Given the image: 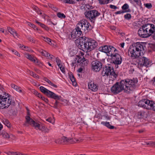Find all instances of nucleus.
I'll use <instances>...</instances> for the list:
<instances>
[{
	"label": "nucleus",
	"instance_id": "nucleus-1",
	"mask_svg": "<svg viewBox=\"0 0 155 155\" xmlns=\"http://www.w3.org/2000/svg\"><path fill=\"white\" fill-rule=\"evenodd\" d=\"M137 82V78L123 80L120 82H116L111 87V91L114 94H117L123 90L126 93H130L136 88Z\"/></svg>",
	"mask_w": 155,
	"mask_h": 155
},
{
	"label": "nucleus",
	"instance_id": "nucleus-2",
	"mask_svg": "<svg viewBox=\"0 0 155 155\" xmlns=\"http://www.w3.org/2000/svg\"><path fill=\"white\" fill-rule=\"evenodd\" d=\"M78 41V48L84 52H89L97 46V43L95 40L85 37L80 38L77 41Z\"/></svg>",
	"mask_w": 155,
	"mask_h": 155
},
{
	"label": "nucleus",
	"instance_id": "nucleus-3",
	"mask_svg": "<svg viewBox=\"0 0 155 155\" xmlns=\"http://www.w3.org/2000/svg\"><path fill=\"white\" fill-rule=\"evenodd\" d=\"M143 49V46L139 42H136L130 45L128 50L130 53L129 55L134 59L137 58L140 55L142 49Z\"/></svg>",
	"mask_w": 155,
	"mask_h": 155
},
{
	"label": "nucleus",
	"instance_id": "nucleus-4",
	"mask_svg": "<svg viewBox=\"0 0 155 155\" xmlns=\"http://www.w3.org/2000/svg\"><path fill=\"white\" fill-rule=\"evenodd\" d=\"M26 122L25 125L27 124H28L33 127L36 130H39L42 132H48L49 130L45 126L41 124V123L38 121H35L31 118L28 116L25 117Z\"/></svg>",
	"mask_w": 155,
	"mask_h": 155
},
{
	"label": "nucleus",
	"instance_id": "nucleus-5",
	"mask_svg": "<svg viewBox=\"0 0 155 155\" xmlns=\"http://www.w3.org/2000/svg\"><path fill=\"white\" fill-rule=\"evenodd\" d=\"M40 89L42 92L48 97H51L56 100L53 107L55 108H57L59 103V102L57 101V100H60L61 98V96H58L42 86L40 87Z\"/></svg>",
	"mask_w": 155,
	"mask_h": 155
},
{
	"label": "nucleus",
	"instance_id": "nucleus-6",
	"mask_svg": "<svg viewBox=\"0 0 155 155\" xmlns=\"http://www.w3.org/2000/svg\"><path fill=\"white\" fill-rule=\"evenodd\" d=\"M101 74L103 76L106 75L108 76L109 75L113 76L114 79L117 76V74L114 71L113 67L110 64H107L103 67Z\"/></svg>",
	"mask_w": 155,
	"mask_h": 155
},
{
	"label": "nucleus",
	"instance_id": "nucleus-7",
	"mask_svg": "<svg viewBox=\"0 0 155 155\" xmlns=\"http://www.w3.org/2000/svg\"><path fill=\"white\" fill-rule=\"evenodd\" d=\"M5 95H0V109L8 108L11 104L12 100L11 97L7 94Z\"/></svg>",
	"mask_w": 155,
	"mask_h": 155
},
{
	"label": "nucleus",
	"instance_id": "nucleus-8",
	"mask_svg": "<svg viewBox=\"0 0 155 155\" xmlns=\"http://www.w3.org/2000/svg\"><path fill=\"white\" fill-rule=\"evenodd\" d=\"M84 15L87 19L94 23L96 18L100 15V13L96 10H93L86 11L84 13Z\"/></svg>",
	"mask_w": 155,
	"mask_h": 155
},
{
	"label": "nucleus",
	"instance_id": "nucleus-9",
	"mask_svg": "<svg viewBox=\"0 0 155 155\" xmlns=\"http://www.w3.org/2000/svg\"><path fill=\"white\" fill-rule=\"evenodd\" d=\"M77 25V26L78 27V28H80L82 31H84L86 32L91 30L93 28V26H91L86 20H81L78 22Z\"/></svg>",
	"mask_w": 155,
	"mask_h": 155
},
{
	"label": "nucleus",
	"instance_id": "nucleus-10",
	"mask_svg": "<svg viewBox=\"0 0 155 155\" xmlns=\"http://www.w3.org/2000/svg\"><path fill=\"white\" fill-rule=\"evenodd\" d=\"M91 65L92 70L95 72H99L102 68L103 64L100 61L96 60L92 61Z\"/></svg>",
	"mask_w": 155,
	"mask_h": 155
},
{
	"label": "nucleus",
	"instance_id": "nucleus-11",
	"mask_svg": "<svg viewBox=\"0 0 155 155\" xmlns=\"http://www.w3.org/2000/svg\"><path fill=\"white\" fill-rule=\"evenodd\" d=\"M146 31L148 33L149 36L153 33L155 31V25L152 24L147 23L143 25Z\"/></svg>",
	"mask_w": 155,
	"mask_h": 155
},
{
	"label": "nucleus",
	"instance_id": "nucleus-12",
	"mask_svg": "<svg viewBox=\"0 0 155 155\" xmlns=\"http://www.w3.org/2000/svg\"><path fill=\"white\" fill-rule=\"evenodd\" d=\"M150 64V61L149 59L145 57H142L140 59L138 64V67L142 68L143 66L148 67Z\"/></svg>",
	"mask_w": 155,
	"mask_h": 155
},
{
	"label": "nucleus",
	"instance_id": "nucleus-13",
	"mask_svg": "<svg viewBox=\"0 0 155 155\" xmlns=\"http://www.w3.org/2000/svg\"><path fill=\"white\" fill-rule=\"evenodd\" d=\"M111 59L113 63L116 65L120 64L122 61L120 55L116 53L111 56Z\"/></svg>",
	"mask_w": 155,
	"mask_h": 155
},
{
	"label": "nucleus",
	"instance_id": "nucleus-14",
	"mask_svg": "<svg viewBox=\"0 0 155 155\" xmlns=\"http://www.w3.org/2000/svg\"><path fill=\"white\" fill-rule=\"evenodd\" d=\"M82 31L76 25L75 29L71 33V36L72 38L74 39L78 38L82 34Z\"/></svg>",
	"mask_w": 155,
	"mask_h": 155
},
{
	"label": "nucleus",
	"instance_id": "nucleus-15",
	"mask_svg": "<svg viewBox=\"0 0 155 155\" xmlns=\"http://www.w3.org/2000/svg\"><path fill=\"white\" fill-rule=\"evenodd\" d=\"M144 26L143 25L138 31V34L140 37L143 38H146L149 36L148 33L146 31Z\"/></svg>",
	"mask_w": 155,
	"mask_h": 155
},
{
	"label": "nucleus",
	"instance_id": "nucleus-16",
	"mask_svg": "<svg viewBox=\"0 0 155 155\" xmlns=\"http://www.w3.org/2000/svg\"><path fill=\"white\" fill-rule=\"evenodd\" d=\"M145 106L147 110H151L155 111V103L153 101L147 99Z\"/></svg>",
	"mask_w": 155,
	"mask_h": 155
},
{
	"label": "nucleus",
	"instance_id": "nucleus-17",
	"mask_svg": "<svg viewBox=\"0 0 155 155\" xmlns=\"http://www.w3.org/2000/svg\"><path fill=\"white\" fill-rule=\"evenodd\" d=\"M137 117L139 119H146L148 116V112L147 111L140 110L137 113Z\"/></svg>",
	"mask_w": 155,
	"mask_h": 155
},
{
	"label": "nucleus",
	"instance_id": "nucleus-18",
	"mask_svg": "<svg viewBox=\"0 0 155 155\" xmlns=\"http://www.w3.org/2000/svg\"><path fill=\"white\" fill-rule=\"evenodd\" d=\"M62 143H64L65 144L67 143H73L76 142H78L79 140L75 139H73L70 138L63 137L62 138Z\"/></svg>",
	"mask_w": 155,
	"mask_h": 155
},
{
	"label": "nucleus",
	"instance_id": "nucleus-19",
	"mask_svg": "<svg viewBox=\"0 0 155 155\" xmlns=\"http://www.w3.org/2000/svg\"><path fill=\"white\" fill-rule=\"evenodd\" d=\"M108 51L107 52V56H112L113 55L115 54V51H117V50L114 47L111 46H109V48L108 49Z\"/></svg>",
	"mask_w": 155,
	"mask_h": 155
},
{
	"label": "nucleus",
	"instance_id": "nucleus-20",
	"mask_svg": "<svg viewBox=\"0 0 155 155\" xmlns=\"http://www.w3.org/2000/svg\"><path fill=\"white\" fill-rule=\"evenodd\" d=\"M25 57L27 58L28 59L31 61L35 63L36 60L37 64H39L40 63L39 60L36 58H35L32 55L30 54H25Z\"/></svg>",
	"mask_w": 155,
	"mask_h": 155
},
{
	"label": "nucleus",
	"instance_id": "nucleus-21",
	"mask_svg": "<svg viewBox=\"0 0 155 155\" xmlns=\"http://www.w3.org/2000/svg\"><path fill=\"white\" fill-rule=\"evenodd\" d=\"M88 87L89 89L93 91H96L98 89V86L97 84H94L93 82H90L88 83Z\"/></svg>",
	"mask_w": 155,
	"mask_h": 155
},
{
	"label": "nucleus",
	"instance_id": "nucleus-22",
	"mask_svg": "<svg viewBox=\"0 0 155 155\" xmlns=\"http://www.w3.org/2000/svg\"><path fill=\"white\" fill-rule=\"evenodd\" d=\"M7 29L10 33L12 35L14 38H16L18 37V34L15 30L10 27H8Z\"/></svg>",
	"mask_w": 155,
	"mask_h": 155
},
{
	"label": "nucleus",
	"instance_id": "nucleus-23",
	"mask_svg": "<svg viewBox=\"0 0 155 155\" xmlns=\"http://www.w3.org/2000/svg\"><path fill=\"white\" fill-rule=\"evenodd\" d=\"M147 99H144L140 101L138 103V105L139 106L146 109V107L145 106L146 104Z\"/></svg>",
	"mask_w": 155,
	"mask_h": 155
},
{
	"label": "nucleus",
	"instance_id": "nucleus-24",
	"mask_svg": "<svg viewBox=\"0 0 155 155\" xmlns=\"http://www.w3.org/2000/svg\"><path fill=\"white\" fill-rule=\"evenodd\" d=\"M101 123V124L107 127L109 129H111L115 128V127L114 126L111 125L109 122L102 121Z\"/></svg>",
	"mask_w": 155,
	"mask_h": 155
},
{
	"label": "nucleus",
	"instance_id": "nucleus-25",
	"mask_svg": "<svg viewBox=\"0 0 155 155\" xmlns=\"http://www.w3.org/2000/svg\"><path fill=\"white\" fill-rule=\"evenodd\" d=\"M0 135L6 139H8L10 137L9 135L5 130H3L2 132H0Z\"/></svg>",
	"mask_w": 155,
	"mask_h": 155
},
{
	"label": "nucleus",
	"instance_id": "nucleus-26",
	"mask_svg": "<svg viewBox=\"0 0 155 155\" xmlns=\"http://www.w3.org/2000/svg\"><path fill=\"white\" fill-rule=\"evenodd\" d=\"M109 46L105 45L102 47H101L99 48V50L101 51L107 53L108 51V49Z\"/></svg>",
	"mask_w": 155,
	"mask_h": 155
},
{
	"label": "nucleus",
	"instance_id": "nucleus-27",
	"mask_svg": "<svg viewBox=\"0 0 155 155\" xmlns=\"http://www.w3.org/2000/svg\"><path fill=\"white\" fill-rule=\"evenodd\" d=\"M75 61H77V63H83V62H84L85 61V58L84 57H83V58H80L79 57H78L77 58H75Z\"/></svg>",
	"mask_w": 155,
	"mask_h": 155
},
{
	"label": "nucleus",
	"instance_id": "nucleus-28",
	"mask_svg": "<svg viewBox=\"0 0 155 155\" xmlns=\"http://www.w3.org/2000/svg\"><path fill=\"white\" fill-rule=\"evenodd\" d=\"M40 52L45 57H48V58H49L51 56L50 54L48 53L46 51H44L43 50H41V51H40Z\"/></svg>",
	"mask_w": 155,
	"mask_h": 155
},
{
	"label": "nucleus",
	"instance_id": "nucleus-29",
	"mask_svg": "<svg viewBox=\"0 0 155 155\" xmlns=\"http://www.w3.org/2000/svg\"><path fill=\"white\" fill-rule=\"evenodd\" d=\"M68 75L69 78L71 81L74 82L75 81V79L74 77V75L71 72L68 73Z\"/></svg>",
	"mask_w": 155,
	"mask_h": 155
},
{
	"label": "nucleus",
	"instance_id": "nucleus-30",
	"mask_svg": "<svg viewBox=\"0 0 155 155\" xmlns=\"http://www.w3.org/2000/svg\"><path fill=\"white\" fill-rule=\"evenodd\" d=\"M45 81L48 82L49 84L51 86L54 87L55 88H57L58 86L57 85L54 84L52 83L51 81H50L48 78H45Z\"/></svg>",
	"mask_w": 155,
	"mask_h": 155
},
{
	"label": "nucleus",
	"instance_id": "nucleus-31",
	"mask_svg": "<svg viewBox=\"0 0 155 155\" xmlns=\"http://www.w3.org/2000/svg\"><path fill=\"white\" fill-rule=\"evenodd\" d=\"M42 38H43V40L45 42L48 43L50 45H52L51 40L50 38L47 37H42Z\"/></svg>",
	"mask_w": 155,
	"mask_h": 155
},
{
	"label": "nucleus",
	"instance_id": "nucleus-32",
	"mask_svg": "<svg viewBox=\"0 0 155 155\" xmlns=\"http://www.w3.org/2000/svg\"><path fill=\"white\" fill-rule=\"evenodd\" d=\"M57 16L59 18H64L66 17L65 15L63 13H62L60 12H58L57 14Z\"/></svg>",
	"mask_w": 155,
	"mask_h": 155
},
{
	"label": "nucleus",
	"instance_id": "nucleus-33",
	"mask_svg": "<svg viewBox=\"0 0 155 155\" xmlns=\"http://www.w3.org/2000/svg\"><path fill=\"white\" fill-rule=\"evenodd\" d=\"M131 12V10L130 9H128L127 11L120 10V11H119L116 12H115V14H121L122 13H123L125 12Z\"/></svg>",
	"mask_w": 155,
	"mask_h": 155
},
{
	"label": "nucleus",
	"instance_id": "nucleus-34",
	"mask_svg": "<svg viewBox=\"0 0 155 155\" xmlns=\"http://www.w3.org/2000/svg\"><path fill=\"white\" fill-rule=\"evenodd\" d=\"M129 5L127 4H125L124 5L122 6L121 7L122 9L124 10V11H127L128 9H130L129 8Z\"/></svg>",
	"mask_w": 155,
	"mask_h": 155
},
{
	"label": "nucleus",
	"instance_id": "nucleus-35",
	"mask_svg": "<svg viewBox=\"0 0 155 155\" xmlns=\"http://www.w3.org/2000/svg\"><path fill=\"white\" fill-rule=\"evenodd\" d=\"M4 124L8 128L10 127V124L9 121L8 120L5 119L3 121Z\"/></svg>",
	"mask_w": 155,
	"mask_h": 155
},
{
	"label": "nucleus",
	"instance_id": "nucleus-36",
	"mask_svg": "<svg viewBox=\"0 0 155 155\" xmlns=\"http://www.w3.org/2000/svg\"><path fill=\"white\" fill-rule=\"evenodd\" d=\"M124 17L126 19L129 20L131 18V16L130 14L127 13L124 15Z\"/></svg>",
	"mask_w": 155,
	"mask_h": 155
},
{
	"label": "nucleus",
	"instance_id": "nucleus-37",
	"mask_svg": "<svg viewBox=\"0 0 155 155\" xmlns=\"http://www.w3.org/2000/svg\"><path fill=\"white\" fill-rule=\"evenodd\" d=\"M28 25L30 27L33 28L35 30H38V28L36 27V26L32 23H29Z\"/></svg>",
	"mask_w": 155,
	"mask_h": 155
},
{
	"label": "nucleus",
	"instance_id": "nucleus-38",
	"mask_svg": "<svg viewBox=\"0 0 155 155\" xmlns=\"http://www.w3.org/2000/svg\"><path fill=\"white\" fill-rule=\"evenodd\" d=\"M144 5L147 8L150 9L152 7V5L150 3H148L144 4Z\"/></svg>",
	"mask_w": 155,
	"mask_h": 155
},
{
	"label": "nucleus",
	"instance_id": "nucleus-39",
	"mask_svg": "<svg viewBox=\"0 0 155 155\" xmlns=\"http://www.w3.org/2000/svg\"><path fill=\"white\" fill-rule=\"evenodd\" d=\"M41 26L42 28H44L46 31H48L49 30V28L47 26H46L44 24H41Z\"/></svg>",
	"mask_w": 155,
	"mask_h": 155
},
{
	"label": "nucleus",
	"instance_id": "nucleus-40",
	"mask_svg": "<svg viewBox=\"0 0 155 155\" xmlns=\"http://www.w3.org/2000/svg\"><path fill=\"white\" fill-rule=\"evenodd\" d=\"M28 39L31 42H32L33 43H35V40L33 37L31 36L29 37Z\"/></svg>",
	"mask_w": 155,
	"mask_h": 155
},
{
	"label": "nucleus",
	"instance_id": "nucleus-41",
	"mask_svg": "<svg viewBox=\"0 0 155 155\" xmlns=\"http://www.w3.org/2000/svg\"><path fill=\"white\" fill-rule=\"evenodd\" d=\"M56 61L57 65L58 67H60V66H61V60L57 58H56Z\"/></svg>",
	"mask_w": 155,
	"mask_h": 155
},
{
	"label": "nucleus",
	"instance_id": "nucleus-42",
	"mask_svg": "<svg viewBox=\"0 0 155 155\" xmlns=\"http://www.w3.org/2000/svg\"><path fill=\"white\" fill-rule=\"evenodd\" d=\"M99 3L101 5L107 4L106 0H98Z\"/></svg>",
	"mask_w": 155,
	"mask_h": 155
},
{
	"label": "nucleus",
	"instance_id": "nucleus-43",
	"mask_svg": "<svg viewBox=\"0 0 155 155\" xmlns=\"http://www.w3.org/2000/svg\"><path fill=\"white\" fill-rule=\"evenodd\" d=\"M60 68L61 71L63 73H65V69L63 66L62 65V64L61 65V66H60V67H59Z\"/></svg>",
	"mask_w": 155,
	"mask_h": 155
},
{
	"label": "nucleus",
	"instance_id": "nucleus-44",
	"mask_svg": "<svg viewBox=\"0 0 155 155\" xmlns=\"http://www.w3.org/2000/svg\"><path fill=\"white\" fill-rule=\"evenodd\" d=\"M20 89L21 88L20 87H18L17 85H16L15 87L14 88V89L17 91L19 92H21L22 91Z\"/></svg>",
	"mask_w": 155,
	"mask_h": 155
},
{
	"label": "nucleus",
	"instance_id": "nucleus-45",
	"mask_svg": "<svg viewBox=\"0 0 155 155\" xmlns=\"http://www.w3.org/2000/svg\"><path fill=\"white\" fill-rule=\"evenodd\" d=\"M55 142L56 143H58V144H61L62 143V139H57L55 140Z\"/></svg>",
	"mask_w": 155,
	"mask_h": 155
},
{
	"label": "nucleus",
	"instance_id": "nucleus-46",
	"mask_svg": "<svg viewBox=\"0 0 155 155\" xmlns=\"http://www.w3.org/2000/svg\"><path fill=\"white\" fill-rule=\"evenodd\" d=\"M11 155H20V153L16 152H9Z\"/></svg>",
	"mask_w": 155,
	"mask_h": 155
},
{
	"label": "nucleus",
	"instance_id": "nucleus-47",
	"mask_svg": "<svg viewBox=\"0 0 155 155\" xmlns=\"http://www.w3.org/2000/svg\"><path fill=\"white\" fill-rule=\"evenodd\" d=\"M41 99L42 100L44 101L46 103L48 104V100L47 98H46L44 97H41Z\"/></svg>",
	"mask_w": 155,
	"mask_h": 155
},
{
	"label": "nucleus",
	"instance_id": "nucleus-48",
	"mask_svg": "<svg viewBox=\"0 0 155 155\" xmlns=\"http://www.w3.org/2000/svg\"><path fill=\"white\" fill-rule=\"evenodd\" d=\"M148 145L155 146V142L153 141H150L149 142H148Z\"/></svg>",
	"mask_w": 155,
	"mask_h": 155
},
{
	"label": "nucleus",
	"instance_id": "nucleus-49",
	"mask_svg": "<svg viewBox=\"0 0 155 155\" xmlns=\"http://www.w3.org/2000/svg\"><path fill=\"white\" fill-rule=\"evenodd\" d=\"M12 51L14 53V54L17 55V56L18 57H20V55L19 53L17 51L15 50H12Z\"/></svg>",
	"mask_w": 155,
	"mask_h": 155
},
{
	"label": "nucleus",
	"instance_id": "nucleus-50",
	"mask_svg": "<svg viewBox=\"0 0 155 155\" xmlns=\"http://www.w3.org/2000/svg\"><path fill=\"white\" fill-rule=\"evenodd\" d=\"M110 7L113 9H116L117 8V7L116 6L112 5H110Z\"/></svg>",
	"mask_w": 155,
	"mask_h": 155
},
{
	"label": "nucleus",
	"instance_id": "nucleus-51",
	"mask_svg": "<svg viewBox=\"0 0 155 155\" xmlns=\"http://www.w3.org/2000/svg\"><path fill=\"white\" fill-rule=\"evenodd\" d=\"M9 113L10 115H13L15 114V113H14V110H11L9 111Z\"/></svg>",
	"mask_w": 155,
	"mask_h": 155
},
{
	"label": "nucleus",
	"instance_id": "nucleus-52",
	"mask_svg": "<svg viewBox=\"0 0 155 155\" xmlns=\"http://www.w3.org/2000/svg\"><path fill=\"white\" fill-rule=\"evenodd\" d=\"M31 92L35 95H37V94L38 93V92L37 91H35L34 89H32L31 91Z\"/></svg>",
	"mask_w": 155,
	"mask_h": 155
},
{
	"label": "nucleus",
	"instance_id": "nucleus-53",
	"mask_svg": "<svg viewBox=\"0 0 155 155\" xmlns=\"http://www.w3.org/2000/svg\"><path fill=\"white\" fill-rule=\"evenodd\" d=\"M150 47L153 51H155V44H151Z\"/></svg>",
	"mask_w": 155,
	"mask_h": 155
},
{
	"label": "nucleus",
	"instance_id": "nucleus-54",
	"mask_svg": "<svg viewBox=\"0 0 155 155\" xmlns=\"http://www.w3.org/2000/svg\"><path fill=\"white\" fill-rule=\"evenodd\" d=\"M52 9L55 12H56L58 10V8L54 6V5L53 6L52 8Z\"/></svg>",
	"mask_w": 155,
	"mask_h": 155
},
{
	"label": "nucleus",
	"instance_id": "nucleus-55",
	"mask_svg": "<svg viewBox=\"0 0 155 155\" xmlns=\"http://www.w3.org/2000/svg\"><path fill=\"white\" fill-rule=\"evenodd\" d=\"M86 8H87L88 9H91V7L88 4H86L85 5Z\"/></svg>",
	"mask_w": 155,
	"mask_h": 155
},
{
	"label": "nucleus",
	"instance_id": "nucleus-56",
	"mask_svg": "<svg viewBox=\"0 0 155 155\" xmlns=\"http://www.w3.org/2000/svg\"><path fill=\"white\" fill-rule=\"evenodd\" d=\"M36 96H37L38 97L41 98V97H43L40 93H38V92L37 94V95Z\"/></svg>",
	"mask_w": 155,
	"mask_h": 155
},
{
	"label": "nucleus",
	"instance_id": "nucleus-57",
	"mask_svg": "<svg viewBox=\"0 0 155 155\" xmlns=\"http://www.w3.org/2000/svg\"><path fill=\"white\" fill-rule=\"evenodd\" d=\"M69 1V4H73L75 3L74 0H70Z\"/></svg>",
	"mask_w": 155,
	"mask_h": 155
},
{
	"label": "nucleus",
	"instance_id": "nucleus-58",
	"mask_svg": "<svg viewBox=\"0 0 155 155\" xmlns=\"http://www.w3.org/2000/svg\"><path fill=\"white\" fill-rule=\"evenodd\" d=\"M33 77L34 78H39V76L37 74H35V73H34Z\"/></svg>",
	"mask_w": 155,
	"mask_h": 155
},
{
	"label": "nucleus",
	"instance_id": "nucleus-59",
	"mask_svg": "<svg viewBox=\"0 0 155 155\" xmlns=\"http://www.w3.org/2000/svg\"><path fill=\"white\" fill-rule=\"evenodd\" d=\"M142 145H148V142L147 143L146 142H144L143 143H142Z\"/></svg>",
	"mask_w": 155,
	"mask_h": 155
},
{
	"label": "nucleus",
	"instance_id": "nucleus-60",
	"mask_svg": "<svg viewBox=\"0 0 155 155\" xmlns=\"http://www.w3.org/2000/svg\"><path fill=\"white\" fill-rule=\"evenodd\" d=\"M48 5L50 8H52L53 6V5L51 4V3H48Z\"/></svg>",
	"mask_w": 155,
	"mask_h": 155
},
{
	"label": "nucleus",
	"instance_id": "nucleus-61",
	"mask_svg": "<svg viewBox=\"0 0 155 155\" xmlns=\"http://www.w3.org/2000/svg\"><path fill=\"white\" fill-rule=\"evenodd\" d=\"M34 9L36 12H37L39 10V8L37 7H35Z\"/></svg>",
	"mask_w": 155,
	"mask_h": 155
},
{
	"label": "nucleus",
	"instance_id": "nucleus-62",
	"mask_svg": "<svg viewBox=\"0 0 155 155\" xmlns=\"http://www.w3.org/2000/svg\"><path fill=\"white\" fill-rule=\"evenodd\" d=\"M76 63H77V61H75V59H74V61H73L71 63L72 66H74V64Z\"/></svg>",
	"mask_w": 155,
	"mask_h": 155
},
{
	"label": "nucleus",
	"instance_id": "nucleus-63",
	"mask_svg": "<svg viewBox=\"0 0 155 155\" xmlns=\"http://www.w3.org/2000/svg\"><path fill=\"white\" fill-rule=\"evenodd\" d=\"M11 87L12 88L14 89L15 87V86H16V85H15V84H11Z\"/></svg>",
	"mask_w": 155,
	"mask_h": 155
},
{
	"label": "nucleus",
	"instance_id": "nucleus-64",
	"mask_svg": "<svg viewBox=\"0 0 155 155\" xmlns=\"http://www.w3.org/2000/svg\"><path fill=\"white\" fill-rule=\"evenodd\" d=\"M51 118H48L47 120H46L48 121V122H50V123H51L52 122H51Z\"/></svg>",
	"mask_w": 155,
	"mask_h": 155
}]
</instances>
